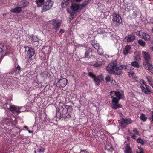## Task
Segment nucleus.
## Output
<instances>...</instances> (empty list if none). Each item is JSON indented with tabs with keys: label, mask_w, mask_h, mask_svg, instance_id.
Here are the masks:
<instances>
[{
	"label": "nucleus",
	"mask_w": 153,
	"mask_h": 153,
	"mask_svg": "<svg viewBox=\"0 0 153 153\" xmlns=\"http://www.w3.org/2000/svg\"><path fill=\"white\" fill-rule=\"evenodd\" d=\"M136 36L133 34H131L126 36L124 41L126 42H133L136 39Z\"/></svg>",
	"instance_id": "obj_9"
},
{
	"label": "nucleus",
	"mask_w": 153,
	"mask_h": 153,
	"mask_svg": "<svg viewBox=\"0 0 153 153\" xmlns=\"http://www.w3.org/2000/svg\"><path fill=\"white\" fill-rule=\"evenodd\" d=\"M115 95L119 99H120L122 97L121 94L118 91H115Z\"/></svg>",
	"instance_id": "obj_27"
},
{
	"label": "nucleus",
	"mask_w": 153,
	"mask_h": 153,
	"mask_svg": "<svg viewBox=\"0 0 153 153\" xmlns=\"http://www.w3.org/2000/svg\"><path fill=\"white\" fill-rule=\"evenodd\" d=\"M130 65V66H131V65L132 66L136 67L137 68H139L140 67V65H139V64L138 63V62H137L136 61H134L132 62L131 63V65ZM130 66H131L129 67V68L130 69V70L131 69V68H130Z\"/></svg>",
	"instance_id": "obj_19"
},
{
	"label": "nucleus",
	"mask_w": 153,
	"mask_h": 153,
	"mask_svg": "<svg viewBox=\"0 0 153 153\" xmlns=\"http://www.w3.org/2000/svg\"><path fill=\"white\" fill-rule=\"evenodd\" d=\"M142 38L145 40L149 41L150 39V37L148 34L144 32H143Z\"/></svg>",
	"instance_id": "obj_17"
},
{
	"label": "nucleus",
	"mask_w": 153,
	"mask_h": 153,
	"mask_svg": "<svg viewBox=\"0 0 153 153\" xmlns=\"http://www.w3.org/2000/svg\"><path fill=\"white\" fill-rule=\"evenodd\" d=\"M36 153V150H35V151H34V153Z\"/></svg>",
	"instance_id": "obj_62"
},
{
	"label": "nucleus",
	"mask_w": 153,
	"mask_h": 153,
	"mask_svg": "<svg viewBox=\"0 0 153 153\" xmlns=\"http://www.w3.org/2000/svg\"><path fill=\"white\" fill-rule=\"evenodd\" d=\"M4 51V49H3L2 48L0 47V59L2 57V55L3 54V53Z\"/></svg>",
	"instance_id": "obj_37"
},
{
	"label": "nucleus",
	"mask_w": 153,
	"mask_h": 153,
	"mask_svg": "<svg viewBox=\"0 0 153 153\" xmlns=\"http://www.w3.org/2000/svg\"><path fill=\"white\" fill-rule=\"evenodd\" d=\"M141 82L145 86H147L146 84V82L144 81V80H142Z\"/></svg>",
	"instance_id": "obj_48"
},
{
	"label": "nucleus",
	"mask_w": 153,
	"mask_h": 153,
	"mask_svg": "<svg viewBox=\"0 0 153 153\" xmlns=\"http://www.w3.org/2000/svg\"><path fill=\"white\" fill-rule=\"evenodd\" d=\"M59 33H64V30L63 29H61L60 30Z\"/></svg>",
	"instance_id": "obj_50"
},
{
	"label": "nucleus",
	"mask_w": 153,
	"mask_h": 153,
	"mask_svg": "<svg viewBox=\"0 0 153 153\" xmlns=\"http://www.w3.org/2000/svg\"><path fill=\"white\" fill-rule=\"evenodd\" d=\"M136 34L137 36H140V32H139V31H137L136 33Z\"/></svg>",
	"instance_id": "obj_52"
},
{
	"label": "nucleus",
	"mask_w": 153,
	"mask_h": 153,
	"mask_svg": "<svg viewBox=\"0 0 153 153\" xmlns=\"http://www.w3.org/2000/svg\"><path fill=\"white\" fill-rule=\"evenodd\" d=\"M88 3V1H85L82 4V7H84L86 6V5Z\"/></svg>",
	"instance_id": "obj_42"
},
{
	"label": "nucleus",
	"mask_w": 153,
	"mask_h": 153,
	"mask_svg": "<svg viewBox=\"0 0 153 153\" xmlns=\"http://www.w3.org/2000/svg\"><path fill=\"white\" fill-rule=\"evenodd\" d=\"M140 118L142 121L144 122L146 121L147 119V117L145 116V114L143 113L141 114Z\"/></svg>",
	"instance_id": "obj_26"
},
{
	"label": "nucleus",
	"mask_w": 153,
	"mask_h": 153,
	"mask_svg": "<svg viewBox=\"0 0 153 153\" xmlns=\"http://www.w3.org/2000/svg\"><path fill=\"white\" fill-rule=\"evenodd\" d=\"M151 91L150 89H149L148 86H146V89L144 91V93L145 94H150Z\"/></svg>",
	"instance_id": "obj_28"
},
{
	"label": "nucleus",
	"mask_w": 153,
	"mask_h": 153,
	"mask_svg": "<svg viewBox=\"0 0 153 153\" xmlns=\"http://www.w3.org/2000/svg\"><path fill=\"white\" fill-rule=\"evenodd\" d=\"M87 152L85 150H81L80 153H87Z\"/></svg>",
	"instance_id": "obj_49"
},
{
	"label": "nucleus",
	"mask_w": 153,
	"mask_h": 153,
	"mask_svg": "<svg viewBox=\"0 0 153 153\" xmlns=\"http://www.w3.org/2000/svg\"><path fill=\"white\" fill-rule=\"evenodd\" d=\"M67 11L70 14L71 16H74L75 14V11H72V12L71 10H68Z\"/></svg>",
	"instance_id": "obj_40"
},
{
	"label": "nucleus",
	"mask_w": 153,
	"mask_h": 153,
	"mask_svg": "<svg viewBox=\"0 0 153 153\" xmlns=\"http://www.w3.org/2000/svg\"><path fill=\"white\" fill-rule=\"evenodd\" d=\"M3 16H5L6 15V13H4V14H3Z\"/></svg>",
	"instance_id": "obj_59"
},
{
	"label": "nucleus",
	"mask_w": 153,
	"mask_h": 153,
	"mask_svg": "<svg viewBox=\"0 0 153 153\" xmlns=\"http://www.w3.org/2000/svg\"><path fill=\"white\" fill-rule=\"evenodd\" d=\"M21 69V67L20 66L18 65L16 67L15 69V73L16 74H18L20 72Z\"/></svg>",
	"instance_id": "obj_30"
},
{
	"label": "nucleus",
	"mask_w": 153,
	"mask_h": 153,
	"mask_svg": "<svg viewBox=\"0 0 153 153\" xmlns=\"http://www.w3.org/2000/svg\"><path fill=\"white\" fill-rule=\"evenodd\" d=\"M27 3L25 1L22 0L18 2L17 5L22 9L27 6Z\"/></svg>",
	"instance_id": "obj_13"
},
{
	"label": "nucleus",
	"mask_w": 153,
	"mask_h": 153,
	"mask_svg": "<svg viewBox=\"0 0 153 153\" xmlns=\"http://www.w3.org/2000/svg\"><path fill=\"white\" fill-rule=\"evenodd\" d=\"M140 87L142 92H144V91L146 89V86L144 85H141L140 86Z\"/></svg>",
	"instance_id": "obj_45"
},
{
	"label": "nucleus",
	"mask_w": 153,
	"mask_h": 153,
	"mask_svg": "<svg viewBox=\"0 0 153 153\" xmlns=\"http://www.w3.org/2000/svg\"><path fill=\"white\" fill-rule=\"evenodd\" d=\"M7 105H8L9 106V109L12 112L13 114H14L16 110H17L18 107L15 105H9L8 103H6L4 105V107L6 108V107H5L6 106V108H7Z\"/></svg>",
	"instance_id": "obj_12"
},
{
	"label": "nucleus",
	"mask_w": 153,
	"mask_h": 153,
	"mask_svg": "<svg viewBox=\"0 0 153 153\" xmlns=\"http://www.w3.org/2000/svg\"><path fill=\"white\" fill-rule=\"evenodd\" d=\"M44 0H37L36 1V3L38 5L39 4L42 3L44 2Z\"/></svg>",
	"instance_id": "obj_41"
},
{
	"label": "nucleus",
	"mask_w": 153,
	"mask_h": 153,
	"mask_svg": "<svg viewBox=\"0 0 153 153\" xmlns=\"http://www.w3.org/2000/svg\"><path fill=\"white\" fill-rule=\"evenodd\" d=\"M125 153H133L131 149L130 145L128 144H126L124 150Z\"/></svg>",
	"instance_id": "obj_16"
},
{
	"label": "nucleus",
	"mask_w": 153,
	"mask_h": 153,
	"mask_svg": "<svg viewBox=\"0 0 153 153\" xmlns=\"http://www.w3.org/2000/svg\"><path fill=\"white\" fill-rule=\"evenodd\" d=\"M30 37L32 41L34 42L38 41V39L36 36L32 35L30 36Z\"/></svg>",
	"instance_id": "obj_23"
},
{
	"label": "nucleus",
	"mask_w": 153,
	"mask_h": 153,
	"mask_svg": "<svg viewBox=\"0 0 153 153\" xmlns=\"http://www.w3.org/2000/svg\"><path fill=\"white\" fill-rule=\"evenodd\" d=\"M142 55L144 59L143 62V65L146 69L153 73V65L152 64L150 55L149 52L142 51Z\"/></svg>",
	"instance_id": "obj_2"
},
{
	"label": "nucleus",
	"mask_w": 153,
	"mask_h": 153,
	"mask_svg": "<svg viewBox=\"0 0 153 153\" xmlns=\"http://www.w3.org/2000/svg\"><path fill=\"white\" fill-rule=\"evenodd\" d=\"M115 95V91H111L110 92L109 96L111 98H113V97Z\"/></svg>",
	"instance_id": "obj_39"
},
{
	"label": "nucleus",
	"mask_w": 153,
	"mask_h": 153,
	"mask_svg": "<svg viewBox=\"0 0 153 153\" xmlns=\"http://www.w3.org/2000/svg\"><path fill=\"white\" fill-rule=\"evenodd\" d=\"M105 79L106 82H110L112 81V79L110 76L109 75H107L105 78Z\"/></svg>",
	"instance_id": "obj_31"
},
{
	"label": "nucleus",
	"mask_w": 153,
	"mask_h": 153,
	"mask_svg": "<svg viewBox=\"0 0 153 153\" xmlns=\"http://www.w3.org/2000/svg\"><path fill=\"white\" fill-rule=\"evenodd\" d=\"M128 132L129 133V134H133L129 130H128Z\"/></svg>",
	"instance_id": "obj_54"
},
{
	"label": "nucleus",
	"mask_w": 153,
	"mask_h": 153,
	"mask_svg": "<svg viewBox=\"0 0 153 153\" xmlns=\"http://www.w3.org/2000/svg\"><path fill=\"white\" fill-rule=\"evenodd\" d=\"M138 149H139L140 151V153H143V149L141 147H138Z\"/></svg>",
	"instance_id": "obj_47"
},
{
	"label": "nucleus",
	"mask_w": 153,
	"mask_h": 153,
	"mask_svg": "<svg viewBox=\"0 0 153 153\" xmlns=\"http://www.w3.org/2000/svg\"><path fill=\"white\" fill-rule=\"evenodd\" d=\"M69 1L68 0H63L62 2L61 5L63 7H65L69 3Z\"/></svg>",
	"instance_id": "obj_22"
},
{
	"label": "nucleus",
	"mask_w": 153,
	"mask_h": 153,
	"mask_svg": "<svg viewBox=\"0 0 153 153\" xmlns=\"http://www.w3.org/2000/svg\"><path fill=\"white\" fill-rule=\"evenodd\" d=\"M61 108L62 110V112L60 114V118L65 119L69 118L71 115L70 111L72 110L71 107L68 105H64Z\"/></svg>",
	"instance_id": "obj_3"
},
{
	"label": "nucleus",
	"mask_w": 153,
	"mask_h": 153,
	"mask_svg": "<svg viewBox=\"0 0 153 153\" xmlns=\"http://www.w3.org/2000/svg\"><path fill=\"white\" fill-rule=\"evenodd\" d=\"M151 49H152V50L153 51V47H152L151 48Z\"/></svg>",
	"instance_id": "obj_61"
},
{
	"label": "nucleus",
	"mask_w": 153,
	"mask_h": 153,
	"mask_svg": "<svg viewBox=\"0 0 153 153\" xmlns=\"http://www.w3.org/2000/svg\"><path fill=\"white\" fill-rule=\"evenodd\" d=\"M67 83V80L65 78H62V79H58L57 84L59 85V86L62 87H65Z\"/></svg>",
	"instance_id": "obj_11"
},
{
	"label": "nucleus",
	"mask_w": 153,
	"mask_h": 153,
	"mask_svg": "<svg viewBox=\"0 0 153 153\" xmlns=\"http://www.w3.org/2000/svg\"><path fill=\"white\" fill-rule=\"evenodd\" d=\"M71 8L73 11H78L80 9V7L77 4H73L71 7Z\"/></svg>",
	"instance_id": "obj_14"
},
{
	"label": "nucleus",
	"mask_w": 153,
	"mask_h": 153,
	"mask_svg": "<svg viewBox=\"0 0 153 153\" xmlns=\"http://www.w3.org/2000/svg\"><path fill=\"white\" fill-rule=\"evenodd\" d=\"M131 49L130 45H127L126 46L123 50V54L124 55H127L130 52Z\"/></svg>",
	"instance_id": "obj_15"
},
{
	"label": "nucleus",
	"mask_w": 153,
	"mask_h": 153,
	"mask_svg": "<svg viewBox=\"0 0 153 153\" xmlns=\"http://www.w3.org/2000/svg\"><path fill=\"white\" fill-rule=\"evenodd\" d=\"M138 43L143 47H144L146 45L145 42L142 39L139 40L138 41Z\"/></svg>",
	"instance_id": "obj_24"
},
{
	"label": "nucleus",
	"mask_w": 153,
	"mask_h": 153,
	"mask_svg": "<svg viewBox=\"0 0 153 153\" xmlns=\"http://www.w3.org/2000/svg\"><path fill=\"white\" fill-rule=\"evenodd\" d=\"M106 150L112 152L113 149L111 146L108 145L106 147Z\"/></svg>",
	"instance_id": "obj_29"
},
{
	"label": "nucleus",
	"mask_w": 153,
	"mask_h": 153,
	"mask_svg": "<svg viewBox=\"0 0 153 153\" xmlns=\"http://www.w3.org/2000/svg\"><path fill=\"white\" fill-rule=\"evenodd\" d=\"M92 45H93V46L97 50H98L100 48V45L98 43H96L94 44H92Z\"/></svg>",
	"instance_id": "obj_33"
},
{
	"label": "nucleus",
	"mask_w": 153,
	"mask_h": 153,
	"mask_svg": "<svg viewBox=\"0 0 153 153\" xmlns=\"http://www.w3.org/2000/svg\"><path fill=\"white\" fill-rule=\"evenodd\" d=\"M133 131L136 134H139V132L136 128H134L133 130Z\"/></svg>",
	"instance_id": "obj_46"
},
{
	"label": "nucleus",
	"mask_w": 153,
	"mask_h": 153,
	"mask_svg": "<svg viewBox=\"0 0 153 153\" xmlns=\"http://www.w3.org/2000/svg\"><path fill=\"white\" fill-rule=\"evenodd\" d=\"M21 10L22 9L17 5V7L11 9L10 10V12L13 13H19Z\"/></svg>",
	"instance_id": "obj_18"
},
{
	"label": "nucleus",
	"mask_w": 153,
	"mask_h": 153,
	"mask_svg": "<svg viewBox=\"0 0 153 153\" xmlns=\"http://www.w3.org/2000/svg\"><path fill=\"white\" fill-rule=\"evenodd\" d=\"M118 121L120 126L123 128L132 123V121L130 119H125L123 118L120 120H118Z\"/></svg>",
	"instance_id": "obj_7"
},
{
	"label": "nucleus",
	"mask_w": 153,
	"mask_h": 153,
	"mask_svg": "<svg viewBox=\"0 0 153 153\" xmlns=\"http://www.w3.org/2000/svg\"><path fill=\"white\" fill-rule=\"evenodd\" d=\"M53 4V1L49 0L45 1L43 4L42 10L46 11L50 10L52 7Z\"/></svg>",
	"instance_id": "obj_8"
},
{
	"label": "nucleus",
	"mask_w": 153,
	"mask_h": 153,
	"mask_svg": "<svg viewBox=\"0 0 153 153\" xmlns=\"http://www.w3.org/2000/svg\"><path fill=\"white\" fill-rule=\"evenodd\" d=\"M28 132L29 133H33V131H32L30 130H28Z\"/></svg>",
	"instance_id": "obj_55"
},
{
	"label": "nucleus",
	"mask_w": 153,
	"mask_h": 153,
	"mask_svg": "<svg viewBox=\"0 0 153 153\" xmlns=\"http://www.w3.org/2000/svg\"><path fill=\"white\" fill-rule=\"evenodd\" d=\"M89 52L88 50H87L85 52V58H87L89 55Z\"/></svg>",
	"instance_id": "obj_43"
},
{
	"label": "nucleus",
	"mask_w": 153,
	"mask_h": 153,
	"mask_svg": "<svg viewBox=\"0 0 153 153\" xmlns=\"http://www.w3.org/2000/svg\"><path fill=\"white\" fill-rule=\"evenodd\" d=\"M130 64L121 65L118 66L115 61H113L110 63L106 67V70L110 74H114L120 75L122 73L121 71L122 69L130 70L129 67Z\"/></svg>",
	"instance_id": "obj_1"
},
{
	"label": "nucleus",
	"mask_w": 153,
	"mask_h": 153,
	"mask_svg": "<svg viewBox=\"0 0 153 153\" xmlns=\"http://www.w3.org/2000/svg\"><path fill=\"white\" fill-rule=\"evenodd\" d=\"M21 107H18L17 109L16 110L15 112L17 113V114H19L21 113V111H20V109H21Z\"/></svg>",
	"instance_id": "obj_44"
},
{
	"label": "nucleus",
	"mask_w": 153,
	"mask_h": 153,
	"mask_svg": "<svg viewBox=\"0 0 153 153\" xmlns=\"http://www.w3.org/2000/svg\"><path fill=\"white\" fill-rule=\"evenodd\" d=\"M130 73L131 74H134V73L133 72H130Z\"/></svg>",
	"instance_id": "obj_60"
},
{
	"label": "nucleus",
	"mask_w": 153,
	"mask_h": 153,
	"mask_svg": "<svg viewBox=\"0 0 153 153\" xmlns=\"http://www.w3.org/2000/svg\"><path fill=\"white\" fill-rule=\"evenodd\" d=\"M150 85L152 86V87L153 88V84H152V83H151V84H150Z\"/></svg>",
	"instance_id": "obj_57"
},
{
	"label": "nucleus",
	"mask_w": 153,
	"mask_h": 153,
	"mask_svg": "<svg viewBox=\"0 0 153 153\" xmlns=\"http://www.w3.org/2000/svg\"><path fill=\"white\" fill-rule=\"evenodd\" d=\"M112 82H113V81H113V80H112ZM114 81V82H115V81Z\"/></svg>",
	"instance_id": "obj_63"
},
{
	"label": "nucleus",
	"mask_w": 153,
	"mask_h": 153,
	"mask_svg": "<svg viewBox=\"0 0 153 153\" xmlns=\"http://www.w3.org/2000/svg\"><path fill=\"white\" fill-rule=\"evenodd\" d=\"M60 109H59V108L58 109L57 108L56 111V112H59V110Z\"/></svg>",
	"instance_id": "obj_56"
},
{
	"label": "nucleus",
	"mask_w": 153,
	"mask_h": 153,
	"mask_svg": "<svg viewBox=\"0 0 153 153\" xmlns=\"http://www.w3.org/2000/svg\"><path fill=\"white\" fill-rule=\"evenodd\" d=\"M88 75L93 79L95 84L98 85H100V82L104 80L103 76L102 75L96 76L93 73L90 72L88 73Z\"/></svg>",
	"instance_id": "obj_6"
},
{
	"label": "nucleus",
	"mask_w": 153,
	"mask_h": 153,
	"mask_svg": "<svg viewBox=\"0 0 153 153\" xmlns=\"http://www.w3.org/2000/svg\"><path fill=\"white\" fill-rule=\"evenodd\" d=\"M132 138L134 139H135L136 138V136L135 135H131Z\"/></svg>",
	"instance_id": "obj_51"
},
{
	"label": "nucleus",
	"mask_w": 153,
	"mask_h": 153,
	"mask_svg": "<svg viewBox=\"0 0 153 153\" xmlns=\"http://www.w3.org/2000/svg\"><path fill=\"white\" fill-rule=\"evenodd\" d=\"M140 55L139 54L137 55L135 57V59L137 61L140 60Z\"/></svg>",
	"instance_id": "obj_38"
},
{
	"label": "nucleus",
	"mask_w": 153,
	"mask_h": 153,
	"mask_svg": "<svg viewBox=\"0 0 153 153\" xmlns=\"http://www.w3.org/2000/svg\"><path fill=\"white\" fill-rule=\"evenodd\" d=\"M24 128H25L27 130H28V129L27 126H24Z\"/></svg>",
	"instance_id": "obj_53"
},
{
	"label": "nucleus",
	"mask_w": 153,
	"mask_h": 153,
	"mask_svg": "<svg viewBox=\"0 0 153 153\" xmlns=\"http://www.w3.org/2000/svg\"><path fill=\"white\" fill-rule=\"evenodd\" d=\"M61 23V22L59 20L55 19L53 20L52 26L54 29L56 30V32L60 27Z\"/></svg>",
	"instance_id": "obj_10"
},
{
	"label": "nucleus",
	"mask_w": 153,
	"mask_h": 153,
	"mask_svg": "<svg viewBox=\"0 0 153 153\" xmlns=\"http://www.w3.org/2000/svg\"><path fill=\"white\" fill-rule=\"evenodd\" d=\"M97 52L100 55H102L103 53V50L99 48L97 50Z\"/></svg>",
	"instance_id": "obj_34"
},
{
	"label": "nucleus",
	"mask_w": 153,
	"mask_h": 153,
	"mask_svg": "<svg viewBox=\"0 0 153 153\" xmlns=\"http://www.w3.org/2000/svg\"><path fill=\"white\" fill-rule=\"evenodd\" d=\"M113 16L112 25L115 27H118L122 22L121 17L117 14L114 13Z\"/></svg>",
	"instance_id": "obj_5"
},
{
	"label": "nucleus",
	"mask_w": 153,
	"mask_h": 153,
	"mask_svg": "<svg viewBox=\"0 0 153 153\" xmlns=\"http://www.w3.org/2000/svg\"><path fill=\"white\" fill-rule=\"evenodd\" d=\"M69 0V1L70 0Z\"/></svg>",
	"instance_id": "obj_64"
},
{
	"label": "nucleus",
	"mask_w": 153,
	"mask_h": 153,
	"mask_svg": "<svg viewBox=\"0 0 153 153\" xmlns=\"http://www.w3.org/2000/svg\"><path fill=\"white\" fill-rule=\"evenodd\" d=\"M146 79L147 80L149 84L152 83V79L150 76H147L146 77Z\"/></svg>",
	"instance_id": "obj_35"
},
{
	"label": "nucleus",
	"mask_w": 153,
	"mask_h": 153,
	"mask_svg": "<svg viewBox=\"0 0 153 153\" xmlns=\"http://www.w3.org/2000/svg\"><path fill=\"white\" fill-rule=\"evenodd\" d=\"M121 107V105L120 104L117 103H113L111 104V107L112 108L114 109H116L119 108H120Z\"/></svg>",
	"instance_id": "obj_21"
},
{
	"label": "nucleus",
	"mask_w": 153,
	"mask_h": 153,
	"mask_svg": "<svg viewBox=\"0 0 153 153\" xmlns=\"http://www.w3.org/2000/svg\"><path fill=\"white\" fill-rule=\"evenodd\" d=\"M103 63V62L102 61H97L96 63L93 64V65L96 67H99L101 66Z\"/></svg>",
	"instance_id": "obj_20"
},
{
	"label": "nucleus",
	"mask_w": 153,
	"mask_h": 153,
	"mask_svg": "<svg viewBox=\"0 0 153 153\" xmlns=\"http://www.w3.org/2000/svg\"><path fill=\"white\" fill-rule=\"evenodd\" d=\"M77 2H79L81 1L82 0H75Z\"/></svg>",
	"instance_id": "obj_58"
},
{
	"label": "nucleus",
	"mask_w": 153,
	"mask_h": 153,
	"mask_svg": "<svg viewBox=\"0 0 153 153\" xmlns=\"http://www.w3.org/2000/svg\"><path fill=\"white\" fill-rule=\"evenodd\" d=\"M120 99L116 97H114L112 99L111 104L118 103L119 100Z\"/></svg>",
	"instance_id": "obj_25"
},
{
	"label": "nucleus",
	"mask_w": 153,
	"mask_h": 153,
	"mask_svg": "<svg viewBox=\"0 0 153 153\" xmlns=\"http://www.w3.org/2000/svg\"><path fill=\"white\" fill-rule=\"evenodd\" d=\"M137 141L138 143H140L142 145L144 144V143L143 140L141 138H139L137 140Z\"/></svg>",
	"instance_id": "obj_32"
},
{
	"label": "nucleus",
	"mask_w": 153,
	"mask_h": 153,
	"mask_svg": "<svg viewBox=\"0 0 153 153\" xmlns=\"http://www.w3.org/2000/svg\"><path fill=\"white\" fill-rule=\"evenodd\" d=\"M24 48L25 49V53L27 56V61L30 63L32 60V57L35 54L34 50L32 47H30L27 46L25 45Z\"/></svg>",
	"instance_id": "obj_4"
},
{
	"label": "nucleus",
	"mask_w": 153,
	"mask_h": 153,
	"mask_svg": "<svg viewBox=\"0 0 153 153\" xmlns=\"http://www.w3.org/2000/svg\"><path fill=\"white\" fill-rule=\"evenodd\" d=\"M38 152L39 153L43 152L44 151V149L40 146L37 149Z\"/></svg>",
	"instance_id": "obj_36"
}]
</instances>
